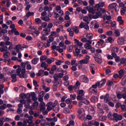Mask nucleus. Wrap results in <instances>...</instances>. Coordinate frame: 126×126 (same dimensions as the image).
<instances>
[{
  "label": "nucleus",
  "mask_w": 126,
  "mask_h": 126,
  "mask_svg": "<svg viewBox=\"0 0 126 126\" xmlns=\"http://www.w3.org/2000/svg\"><path fill=\"white\" fill-rule=\"evenodd\" d=\"M95 7L96 8L97 12H95V15H93V18L94 19H97V18H99V17L102 16V14H105V13H106V10L99 7L98 5H95Z\"/></svg>",
  "instance_id": "f257e3e1"
},
{
  "label": "nucleus",
  "mask_w": 126,
  "mask_h": 126,
  "mask_svg": "<svg viewBox=\"0 0 126 126\" xmlns=\"http://www.w3.org/2000/svg\"><path fill=\"white\" fill-rule=\"evenodd\" d=\"M11 44V42L8 40H7L5 43L3 41L1 42L0 43V46L2 47H0V51L1 53H3V52H7L8 47L6 46H9Z\"/></svg>",
  "instance_id": "f03ea898"
},
{
  "label": "nucleus",
  "mask_w": 126,
  "mask_h": 126,
  "mask_svg": "<svg viewBox=\"0 0 126 126\" xmlns=\"http://www.w3.org/2000/svg\"><path fill=\"white\" fill-rule=\"evenodd\" d=\"M113 117L114 118V121H115L116 122L123 120V116L121 115L118 114V113H113Z\"/></svg>",
  "instance_id": "7ed1b4c3"
},
{
  "label": "nucleus",
  "mask_w": 126,
  "mask_h": 126,
  "mask_svg": "<svg viewBox=\"0 0 126 126\" xmlns=\"http://www.w3.org/2000/svg\"><path fill=\"white\" fill-rule=\"evenodd\" d=\"M79 27L81 29L84 28V29H86L87 31L89 30V26H88V24H86V23L82 22H81Z\"/></svg>",
  "instance_id": "20e7f679"
},
{
  "label": "nucleus",
  "mask_w": 126,
  "mask_h": 126,
  "mask_svg": "<svg viewBox=\"0 0 126 126\" xmlns=\"http://www.w3.org/2000/svg\"><path fill=\"white\" fill-rule=\"evenodd\" d=\"M125 41H126V37L125 38L123 37H119L118 39L117 43H118L119 45L122 46V45H124V44H125Z\"/></svg>",
  "instance_id": "39448f33"
},
{
  "label": "nucleus",
  "mask_w": 126,
  "mask_h": 126,
  "mask_svg": "<svg viewBox=\"0 0 126 126\" xmlns=\"http://www.w3.org/2000/svg\"><path fill=\"white\" fill-rule=\"evenodd\" d=\"M80 85H81V84L79 81H77L76 82L75 85L73 87V90H74V91H77V89H79Z\"/></svg>",
  "instance_id": "423d86ee"
},
{
  "label": "nucleus",
  "mask_w": 126,
  "mask_h": 126,
  "mask_svg": "<svg viewBox=\"0 0 126 126\" xmlns=\"http://www.w3.org/2000/svg\"><path fill=\"white\" fill-rule=\"evenodd\" d=\"M11 82L14 83V82H16L17 81V75L16 74H12L11 76Z\"/></svg>",
  "instance_id": "0eeeda50"
},
{
  "label": "nucleus",
  "mask_w": 126,
  "mask_h": 126,
  "mask_svg": "<svg viewBox=\"0 0 126 126\" xmlns=\"http://www.w3.org/2000/svg\"><path fill=\"white\" fill-rule=\"evenodd\" d=\"M21 72V68L17 69L16 73H17V75L19 76L20 78H26L27 76L26 75L22 76V74H20Z\"/></svg>",
  "instance_id": "6e6552de"
},
{
  "label": "nucleus",
  "mask_w": 126,
  "mask_h": 126,
  "mask_svg": "<svg viewBox=\"0 0 126 126\" xmlns=\"http://www.w3.org/2000/svg\"><path fill=\"white\" fill-rule=\"evenodd\" d=\"M50 32H51V29H49L48 28H45L43 31V35L45 36H48L49 34H50Z\"/></svg>",
  "instance_id": "1a4fd4ad"
},
{
  "label": "nucleus",
  "mask_w": 126,
  "mask_h": 126,
  "mask_svg": "<svg viewBox=\"0 0 126 126\" xmlns=\"http://www.w3.org/2000/svg\"><path fill=\"white\" fill-rule=\"evenodd\" d=\"M81 79L82 82H84V83H88V82H89V79L87 76H82Z\"/></svg>",
  "instance_id": "9d476101"
},
{
  "label": "nucleus",
  "mask_w": 126,
  "mask_h": 126,
  "mask_svg": "<svg viewBox=\"0 0 126 126\" xmlns=\"http://www.w3.org/2000/svg\"><path fill=\"white\" fill-rule=\"evenodd\" d=\"M77 117L79 119H81L83 117V112H82V108H79L78 110Z\"/></svg>",
  "instance_id": "9b49d317"
},
{
  "label": "nucleus",
  "mask_w": 126,
  "mask_h": 126,
  "mask_svg": "<svg viewBox=\"0 0 126 126\" xmlns=\"http://www.w3.org/2000/svg\"><path fill=\"white\" fill-rule=\"evenodd\" d=\"M118 73L119 74V78L121 79L125 75V74H126V71L124 69H121L119 71Z\"/></svg>",
  "instance_id": "f8f14e48"
},
{
  "label": "nucleus",
  "mask_w": 126,
  "mask_h": 126,
  "mask_svg": "<svg viewBox=\"0 0 126 126\" xmlns=\"http://www.w3.org/2000/svg\"><path fill=\"white\" fill-rule=\"evenodd\" d=\"M104 84H106V79H103L99 82V89L102 88Z\"/></svg>",
  "instance_id": "ddd939ff"
},
{
  "label": "nucleus",
  "mask_w": 126,
  "mask_h": 126,
  "mask_svg": "<svg viewBox=\"0 0 126 126\" xmlns=\"http://www.w3.org/2000/svg\"><path fill=\"white\" fill-rule=\"evenodd\" d=\"M21 74H22V76H25V75H26V78H27V77H28V75H27V74H26V69L25 68H22L21 69Z\"/></svg>",
  "instance_id": "4468645a"
},
{
  "label": "nucleus",
  "mask_w": 126,
  "mask_h": 126,
  "mask_svg": "<svg viewBox=\"0 0 126 126\" xmlns=\"http://www.w3.org/2000/svg\"><path fill=\"white\" fill-rule=\"evenodd\" d=\"M106 43H110V44H112L114 42V39L112 37L109 36L107 39H105Z\"/></svg>",
  "instance_id": "2eb2a0df"
},
{
  "label": "nucleus",
  "mask_w": 126,
  "mask_h": 126,
  "mask_svg": "<svg viewBox=\"0 0 126 126\" xmlns=\"http://www.w3.org/2000/svg\"><path fill=\"white\" fill-rule=\"evenodd\" d=\"M91 102L94 103V102H98V97L95 95L92 96L91 98Z\"/></svg>",
  "instance_id": "dca6fc26"
},
{
  "label": "nucleus",
  "mask_w": 126,
  "mask_h": 126,
  "mask_svg": "<svg viewBox=\"0 0 126 126\" xmlns=\"http://www.w3.org/2000/svg\"><path fill=\"white\" fill-rule=\"evenodd\" d=\"M109 98H110V94H106L104 97L105 103H108V102H109Z\"/></svg>",
  "instance_id": "f3484780"
},
{
  "label": "nucleus",
  "mask_w": 126,
  "mask_h": 126,
  "mask_svg": "<svg viewBox=\"0 0 126 126\" xmlns=\"http://www.w3.org/2000/svg\"><path fill=\"white\" fill-rule=\"evenodd\" d=\"M116 6H117V3H112L108 5V8L109 9H112L113 8H115Z\"/></svg>",
  "instance_id": "a211bd4d"
},
{
  "label": "nucleus",
  "mask_w": 126,
  "mask_h": 126,
  "mask_svg": "<svg viewBox=\"0 0 126 126\" xmlns=\"http://www.w3.org/2000/svg\"><path fill=\"white\" fill-rule=\"evenodd\" d=\"M104 110H103L102 108H98V117H102V116L104 115Z\"/></svg>",
  "instance_id": "6ab92c4d"
},
{
  "label": "nucleus",
  "mask_w": 126,
  "mask_h": 126,
  "mask_svg": "<svg viewBox=\"0 0 126 126\" xmlns=\"http://www.w3.org/2000/svg\"><path fill=\"white\" fill-rule=\"evenodd\" d=\"M99 84H100V81H98V82H96L94 85H93L92 86V88H93L94 89H96V88H97V87H98V88H99Z\"/></svg>",
  "instance_id": "aec40b11"
},
{
  "label": "nucleus",
  "mask_w": 126,
  "mask_h": 126,
  "mask_svg": "<svg viewBox=\"0 0 126 126\" xmlns=\"http://www.w3.org/2000/svg\"><path fill=\"white\" fill-rule=\"evenodd\" d=\"M38 61H39V58H34L32 60V64H37L38 63Z\"/></svg>",
  "instance_id": "412c9836"
},
{
  "label": "nucleus",
  "mask_w": 126,
  "mask_h": 126,
  "mask_svg": "<svg viewBox=\"0 0 126 126\" xmlns=\"http://www.w3.org/2000/svg\"><path fill=\"white\" fill-rule=\"evenodd\" d=\"M43 46H44V43L42 42H37V46L39 50H42L43 49Z\"/></svg>",
  "instance_id": "4be33fe9"
},
{
  "label": "nucleus",
  "mask_w": 126,
  "mask_h": 126,
  "mask_svg": "<svg viewBox=\"0 0 126 126\" xmlns=\"http://www.w3.org/2000/svg\"><path fill=\"white\" fill-rule=\"evenodd\" d=\"M82 103L85 104V105H89L90 103V101L86 98H83L82 100Z\"/></svg>",
  "instance_id": "5701e85b"
},
{
  "label": "nucleus",
  "mask_w": 126,
  "mask_h": 126,
  "mask_svg": "<svg viewBox=\"0 0 126 126\" xmlns=\"http://www.w3.org/2000/svg\"><path fill=\"white\" fill-rule=\"evenodd\" d=\"M25 108H26V109H29L30 110H32L33 109V107H32V106H30V103H29L28 102L25 103Z\"/></svg>",
  "instance_id": "b1692460"
},
{
  "label": "nucleus",
  "mask_w": 126,
  "mask_h": 126,
  "mask_svg": "<svg viewBox=\"0 0 126 126\" xmlns=\"http://www.w3.org/2000/svg\"><path fill=\"white\" fill-rule=\"evenodd\" d=\"M114 36H115V37H120V36H121V32H120L119 30H116L115 31Z\"/></svg>",
  "instance_id": "393cba45"
},
{
  "label": "nucleus",
  "mask_w": 126,
  "mask_h": 126,
  "mask_svg": "<svg viewBox=\"0 0 126 126\" xmlns=\"http://www.w3.org/2000/svg\"><path fill=\"white\" fill-rule=\"evenodd\" d=\"M108 118L109 120H111V121H114V114L112 115V113H109L108 115Z\"/></svg>",
  "instance_id": "a878e982"
},
{
  "label": "nucleus",
  "mask_w": 126,
  "mask_h": 126,
  "mask_svg": "<svg viewBox=\"0 0 126 126\" xmlns=\"http://www.w3.org/2000/svg\"><path fill=\"white\" fill-rule=\"evenodd\" d=\"M79 63H80L81 64H87V63H88V60H86L85 59L82 60H80L79 61Z\"/></svg>",
  "instance_id": "bb28decb"
},
{
  "label": "nucleus",
  "mask_w": 126,
  "mask_h": 126,
  "mask_svg": "<svg viewBox=\"0 0 126 126\" xmlns=\"http://www.w3.org/2000/svg\"><path fill=\"white\" fill-rule=\"evenodd\" d=\"M46 121L45 120L42 119L39 120V124H40L41 126H46Z\"/></svg>",
  "instance_id": "cd10ccee"
},
{
  "label": "nucleus",
  "mask_w": 126,
  "mask_h": 126,
  "mask_svg": "<svg viewBox=\"0 0 126 126\" xmlns=\"http://www.w3.org/2000/svg\"><path fill=\"white\" fill-rule=\"evenodd\" d=\"M72 30L73 31V32H75V33L76 34H78V32H79V30H78V29H77V27L74 26L73 28H72Z\"/></svg>",
  "instance_id": "c85d7f7f"
},
{
  "label": "nucleus",
  "mask_w": 126,
  "mask_h": 126,
  "mask_svg": "<svg viewBox=\"0 0 126 126\" xmlns=\"http://www.w3.org/2000/svg\"><path fill=\"white\" fill-rule=\"evenodd\" d=\"M16 30H17V29H16V28L12 29L11 31H8V34H9V35H12L13 33H15Z\"/></svg>",
  "instance_id": "c756f323"
},
{
  "label": "nucleus",
  "mask_w": 126,
  "mask_h": 126,
  "mask_svg": "<svg viewBox=\"0 0 126 126\" xmlns=\"http://www.w3.org/2000/svg\"><path fill=\"white\" fill-rule=\"evenodd\" d=\"M41 19L42 20H43V21H46V22H48V21H49L50 20V18L48 16H45V17H41Z\"/></svg>",
  "instance_id": "7c9ffc66"
},
{
  "label": "nucleus",
  "mask_w": 126,
  "mask_h": 126,
  "mask_svg": "<svg viewBox=\"0 0 126 126\" xmlns=\"http://www.w3.org/2000/svg\"><path fill=\"white\" fill-rule=\"evenodd\" d=\"M35 22L36 24H41L42 23V20H41L40 18H36L35 19Z\"/></svg>",
  "instance_id": "2f4dec72"
},
{
  "label": "nucleus",
  "mask_w": 126,
  "mask_h": 126,
  "mask_svg": "<svg viewBox=\"0 0 126 126\" xmlns=\"http://www.w3.org/2000/svg\"><path fill=\"white\" fill-rule=\"evenodd\" d=\"M78 54H80V49L76 48L75 49V52L74 51V56H78Z\"/></svg>",
  "instance_id": "473e14b6"
},
{
  "label": "nucleus",
  "mask_w": 126,
  "mask_h": 126,
  "mask_svg": "<svg viewBox=\"0 0 126 126\" xmlns=\"http://www.w3.org/2000/svg\"><path fill=\"white\" fill-rule=\"evenodd\" d=\"M17 10L20 11L22 9V4L21 3H17Z\"/></svg>",
  "instance_id": "72a5a7b5"
},
{
  "label": "nucleus",
  "mask_w": 126,
  "mask_h": 126,
  "mask_svg": "<svg viewBox=\"0 0 126 126\" xmlns=\"http://www.w3.org/2000/svg\"><path fill=\"white\" fill-rule=\"evenodd\" d=\"M87 38H88V39H90V40L93 39V34L88 33L87 34Z\"/></svg>",
  "instance_id": "f704fd0d"
},
{
  "label": "nucleus",
  "mask_w": 126,
  "mask_h": 126,
  "mask_svg": "<svg viewBox=\"0 0 126 126\" xmlns=\"http://www.w3.org/2000/svg\"><path fill=\"white\" fill-rule=\"evenodd\" d=\"M51 42L49 41H47V43H43V46L45 47V48H48L50 47Z\"/></svg>",
  "instance_id": "c9c22d12"
},
{
  "label": "nucleus",
  "mask_w": 126,
  "mask_h": 126,
  "mask_svg": "<svg viewBox=\"0 0 126 126\" xmlns=\"http://www.w3.org/2000/svg\"><path fill=\"white\" fill-rule=\"evenodd\" d=\"M32 15H34V12H29L26 14L27 17H30V16H32Z\"/></svg>",
  "instance_id": "e433bc0d"
},
{
  "label": "nucleus",
  "mask_w": 126,
  "mask_h": 126,
  "mask_svg": "<svg viewBox=\"0 0 126 126\" xmlns=\"http://www.w3.org/2000/svg\"><path fill=\"white\" fill-rule=\"evenodd\" d=\"M83 98H84L82 97V96L79 94H78L77 96V100H78V101H81L82 102Z\"/></svg>",
  "instance_id": "4c0bfd02"
},
{
  "label": "nucleus",
  "mask_w": 126,
  "mask_h": 126,
  "mask_svg": "<svg viewBox=\"0 0 126 126\" xmlns=\"http://www.w3.org/2000/svg\"><path fill=\"white\" fill-rule=\"evenodd\" d=\"M70 97L71 100H75L76 99V94H70Z\"/></svg>",
  "instance_id": "58836bf2"
},
{
  "label": "nucleus",
  "mask_w": 126,
  "mask_h": 126,
  "mask_svg": "<svg viewBox=\"0 0 126 126\" xmlns=\"http://www.w3.org/2000/svg\"><path fill=\"white\" fill-rule=\"evenodd\" d=\"M54 62H55L54 59H52V60L48 59L47 60V63H48V64H51V63H54Z\"/></svg>",
  "instance_id": "ea45409f"
},
{
  "label": "nucleus",
  "mask_w": 126,
  "mask_h": 126,
  "mask_svg": "<svg viewBox=\"0 0 126 126\" xmlns=\"http://www.w3.org/2000/svg\"><path fill=\"white\" fill-rule=\"evenodd\" d=\"M105 34L107 36H112V35H113V31H109L106 32Z\"/></svg>",
  "instance_id": "a19ab883"
},
{
  "label": "nucleus",
  "mask_w": 126,
  "mask_h": 126,
  "mask_svg": "<svg viewBox=\"0 0 126 126\" xmlns=\"http://www.w3.org/2000/svg\"><path fill=\"white\" fill-rule=\"evenodd\" d=\"M4 118H2L0 119V126H3V124H4Z\"/></svg>",
  "instance_id": "79ce46f5"
},
{
  "label": "nucleus",
  "mask_w": 126,
  "mask_h": 126,
  "mask_svg": "<svg viewBox=\"0 0 126 126\" xmlns=\"http://www.w3.org/2000/svg\"><path fill=\"white\" fill-rule=\"evenodd\" d=\"M20 47H21V44H18L16 46L17 53H18V52H19V51H20Z\"/></svg>",
  "instance_id": "37998d69"
},
{
  "label": "nucleus",
  "mask_w": 126,
  "mask_h": 126,
  "mask_svg": "<svg viewBox=\"0 0 126 126\" xmlns=\"http://www.w3.org/2000/svg\"><path fill=\"white\" fill-rule=\"evenodd\" d=\"M89 13H92L93 14H95V12H94V9L93 8H90L88 10Z\"/></svg>",
  "instance_id": "c03bdc74"
},
{
  "label": "nucleus",
  "mask_w": 126,
  "mask_h": 126,
  "mask_svg": "<svg viewBox=\"0 0 126 126\" xmlns=\"http://www.w3.org/2000/svg\"><path fill=\"white\" fill-rule=\"evenodd\" d=\"M78 95H80L81 96H84V91L83 90H79Z\"/></svg>",
  "instance_id": "a18cd8bd"
},
{
  "label": "nucleus",
  "mask_w": 126,
  "mask_h": 126,
  "mask_svg": "<svg viewBox=\"0 0 126 126\" xmlns=\"http://www.w3.org/2000/svg\"><path fill=\"white\" fill-rule=\"evenodd\" d=\"M83 20L85 22H87V24H89V22L88 21V17H84L83 18Z\"/></svg>",
  "instance_id": "49530a36"
},
{
  "label": "nucleus",
  "mask_w": 126,
  "mask_h": 126,
  "mask_svg": "<svg viewBox=\"0 0 126 126\" xmlns=\"http://www.w3.org/2000/svg\"><path fill=\"white\" fill-rule=\"evenodd\" d=\"M27 123L29 124V125L28 126H34L35 123H33V121H31L29 122V121H27Z\"/></svg>",
  "instance_id": "de8ad7c7"
},
{
  "label": "nucleus",
  "mask_w": 126,
  "mask_h": 126,
  "mask_svg": "<svg viewBox=\"0 0 126 126\" xmlns=\"http://www.w3.org/2000/svg\"><path fill=\"white\" fill-rule=\"evenodd\" d=\"M115 61L116 63H120V62H121V58H120V56L115 57Z\"/></svg>",
  "instance_id": "09e8293b"
},
{
  "label": "nucleus",
  "mask_w": 126,
  "mask_h": 126,
  "mask_svg": "<svg viewBox=\"0 0 126 126\" xmlns=\"http://www.w3.org/2000/svg\"><path fill=\"white\" fill-rule=\"evenodd\" d=\"M117 97L118 99H122V98H123L122 94H121V93H118L117 94Z\"/></svg>",
  "instance_id": "8fccbe9b"
},
{
  "label": "nucleus",
  "mask_w": 126,
  "mask_h": 126,
  "mask_svg": "<svg viewBox=\"0 0 126 126\" xmlns=\"http://www.w3.org/2000/svg\"><path fill=\"white\" fill-rule=\"evenodd\" d=\"M121 106H122V103L120 102H117L115 105V107L116 109H119L121 107Z\"/></svg>",
  "instance_id": "3c124183"
},
{
  "label": "nucleus",
  "mask_w": 126,
  "mask_h": 126,
  "mask_svg": "<svg viewBox=\"0 0 126 126\" xmlns=\"http://www.w3.org/2000/svg\"><path fill=\"white\" fill-rule=\"evenodd\" d=\"M92 46H91V45L90 44H85V49H87V50H90Z\"/></svg>",
  "instance_id": "603ef678"
},
{
  "label": "nucleus",
  "mask_w": 126,
  "mask_h": 126,
  "mask_svg": "<svg viewBox=\"0 0 126 126\" xmlns=\"http://www.w3.org/2000/svg\"><path fill=\"white\" fill-rule=\"evenodd\" d=\"M92 93H93L94 95H97L98 93V90L97 89H93L92 90Z\"/></svg>",
  "instance_id": "864d4df0"
},
{
  "label": "nucleus",
  "mask_w": 126,
  "mask_h": 126,
  "mask_svg": "<svg viewBox=\"0 0 126 126\" xmlns=\"http://www.w3.org/2000/svg\"><path fill=\"white\" fill-rule=\"evenodd\" d=\"M121 15H125L126 13V9L124 8H122L121 10Z\"/></svg>",
  "instance_id": "5fc2aeb1"
},
{
  "label": "nucleus",
  "mask_w": 126,
  "mask_h": 126,
  "mask_svg": "<svg viewBox=\"0 0 126 126\" xmlns=\"http://www.w3.org/2000/svg\"><path fill=\"white\" fill-rule=\"evenodd\" d=\"M53 26H54V25H53V23H50L48 24L47 26V28L48 29H52V28H53Z\"/></svg>",
  "instance_id": "6e6d98bb"
},
{
  "label": "nucleus",
  "mask_w": 126,
  "mask_h": 126,
  "mask_svg": "<svg viewBox=\"0 0 126 126\" xmlns=\"http://www.w3.org/2000/svg\"><path fill=\"white\" fill-rule=\"evenodd\" d=\"M9 55V53L8 52H6L5 53H4L3 54V57L5 58V59H7L8 58V57H9V56L8 55Z\"/></svg>",
  "instance_id": "4d7b16f0"
},
{
  "label": "nucleus",
  "mask_w": 126,
  "mask_h": 126,
  "mask_svg": "<svg viewBox=\"0 0 126 126\" xmlns=\"http://www.w3.org/2000/svg\"><path fill=\"white\" fill-rule=\"evenodd\" d=\"M113 84H114V83H113V82H112L111 81L109 80L107 82V86H108V87H111V86H112Z\"/></svg>",
  "instance_id": "13d9d810"
},
{
  "label": "nucleus",
  "mask_w": 126,
  "mask_h": 126,
  "mask_svg": "<svg viewBox=\"0 0 126 126\" xmlns=\"http://www.w3.org/2000/svg\"><path fill=\"white\" fill-rule=\"evenodd\" d=\"M33 84L34 86H35V87H39V85H38V83L37 82V81L33 80Z\"/></svg>",
  "instance_id": "bf43d9fd"
},
{
  "label": "nucleus",
  "mask_w": 126,
  "mask_h": 126,
  "mask_svg": "<svg viewBox=\"0 0 126 126\" xmlns=\"http://www.w3.org/2000/svg\"><path fill=\"white\" fill-rule=\"evenodd\" d=\"M48 38H49V40L48 41H49V42H50V43L51 42H53V41H54V37H53V36H51V35H49Z\"/></svg>",
  "instance_id": "052dcab7"
},
{
  "label": "nucleus",
  "mask_w": 126,
  "mask_h": 126,
  "mask_svg": "<svg viewBox=\"0 0 126 126\" xmlns=\"http://www.w3.org/2000/svg\"><path fill=\"white\" fill-rule=\"evenodd\" d=\"M43 89L45 90V91L46 92H49L50 91V88L47 87L45 86L43 87Z\"/></svg>",
  "instance_id": "680f3d73"
},
{
  "label": "nucleus",
  "mask_w": 126,
  "mask_h": 126,
  "mask_svg": "<svg viewBox=\"0 0 126 126\" xmlns=\"http://www.w3.org/2000/svg\"><path fill=\"white\" fill-rule=\"evenodd\" d=\"M26 40H28V41H31L32 39H33V37L30 35H28L26 37Z\"/></svg>",
  "instance_id": "e2e57ef3"
},
{
  "label": "nucleus",
  "mask_w": 126,
  "mask_h": 126,
  "mask_svg": "<svg viewBox=\"0 0 126 126\" xmlns=\"http://www.w3.org/2000/svg\"><path fill=\"white\" fill-rule=\"evenodd\" d=\"M50 98V94H46L44 96L45 100H48Z\"/></svg>",
  "instance_id": "0e129e2a"
},
{
  "label": "nucleus",
  "mask_w": 126,
  "mask_h": 126,
  "mask_svg": "<svg viewBox=\"0 0 126 126\" xmlns=\"http://www.w3.org/2000/svg\"><path fill=\"white\" fill-rule=\"evenodd\" d=\"M41 26L42 27V28H46V27H47V23H42L41 25Z\"/></svg>",
  "instance_id": "69168bd1"
},
{
  "label": "nucleus",
  "mask_w": 126,
  "mask_h": 126,
  "mask_svg": "<svg viewBox=\"0 0 126 126\" xmlns=\"http://www.w3.org/2000/svg\"><path fill=\"white\" fill-rule=\"evenodd\" d=\"M121 61V63H126V58H122Z\"/></svg>",
  "instance_id": "338daca9"
},
{
  "label": "nucleus",
  "mask_w": 126,
  "mask_h": 126,
  "mask_svg": "<svg viewBox=\"0 0 126 126\" xmlns=\"http://www.w3.org/2000/svg\"><path fill=\"white\" fill-rule=\"evenodd\" d=\"M122 94V98L123 99H126V93H123Z\"/></svg>",
  "instance_id": "774afa93"
}]
</instances>
